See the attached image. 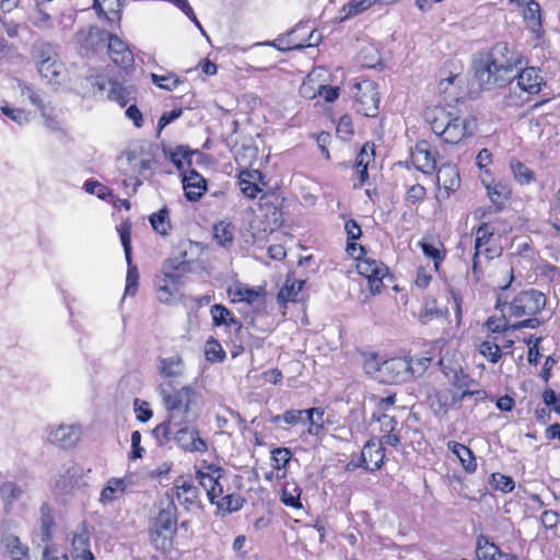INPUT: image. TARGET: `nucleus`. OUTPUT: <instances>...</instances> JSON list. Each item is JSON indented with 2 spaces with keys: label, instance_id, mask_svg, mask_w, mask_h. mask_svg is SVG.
Segmentation results:
<instances>
[{
  "label": "nucleus",
  "instance_id": "nucleus-61",
  "mask_svg": "<svg viewBox=\"0 0 560 560\" xmlns=\"http://www.w3.org/2000/svg\"><path fill=\"white\" fill-rule=\"evenodd\" d=\"M151 80L158 88L166 91L175 90L180 83L179 78L172 72L166 74L151 73Z\"/></svg>",
  "mask_w": 560,
  "mask_h": 560
},
{
  "label": "nucleus",
  "instance_id": "nucleus-58",
  "mask_svg": "<svg viewBox=\"0 0 560 560\" xmlns=\"http://www.w3.org/2000/svg\"><path fill=\"white\" fill-rule=\"evenodd\" d=\"M54 438L60 443L61 447H68L79 439V431L73 427L60 425L54 432Z\"/></svg>",
  "mask_w": 560,
  "mask_h": 560
},
{
  "label": "nucleus",
  "instance_id": "nucleus-6",
  "mask_svg": "<svg viewBox=\"0 0 560 560\" xmlns=\"http://www.w3.org/2000/svg\"><path fill=\"white\" fill-rule=\"evenodd\" d=\"M485 336L476 345L478 353L490 364L499 363L506 353H512L514 341L506 336L512 331L504 319L489 316L482 324Z\"/></svg>",
  "mask_w": 560,
  "mask_h": 560
},
{
  "label": "nucleus",
  "instance_id": "nucleus-5",
  "mask_svg": "<svg viewBox=\"0 0 560 560\" xmlns=\"http://www.w3.org/2000/svg\"><path fill=\"white\" fill-rule=\"evenodd\" d=\"M431 130L447 144H458L471 138L477 131L474 116H459L444 107H434L425 114Z\"/></svg>",
  "mask_w": 560,
  "mask_h": 560
},
{
  "label": "nucleus",
  "instance_id": "nucleus-24",
  "mask_svg": "<svg viewBox=\"0 0 560 560\" xmlns=\"http://www.w3.org/2000/svg\"><path fill=\"white\" fill-rule=\"evenodd\" d=\"M305 285L304 279H296L294 272H288L281 288L277 293V303L282 314L287 313L289 303H296L298 295Z\"/></svg>",
  "mask_w": 560,
  "mask_h": 560
},
{
  "label": "nucleus",
  "instance_id": "nucleus-20",
  "mask_svg": "<svg viewBox=\"0 0 560 560\" xmlns=\"http://www.w3.org/2000/svg\"><path fill=\"white\" fill-rule=\"evenodd\" d=\"M517 70L516 74L513 73V81L516 82L518 90L528 96L539 94L542 86L546 85L541 70L538 67L527 65L522 66Z\"/></svg>",
  "mask_w": 560,
  "mask_h": 560
},
{
  "label": "nucleus",
  "instance_id": "nucleus-1",
  "mask_svg": "<svg viewBox=\"0 0 560 560\" xmlns=\"http://www.w3.org/2000/svg\"><path fill=\"white\" fill-rule=\"evenodd\" d=\"M527 63V57L515 44L498 40L478 54L472 62V71L480 88L491 90L511 84L514 71Z\"/></svg>",
  "mask_w": 560,
  "mask_h": 560
},
{
  "label": "nucleus",
  "instance_id": "nucleus-40",
  "mask_svg": "<svg viewBox=\"0 0 560 560\" xmlns=\"http://www.w3.org/2000/svg\"><path fill=\"white\" fill-rule=\"evenodd\" d=\"M81 479V468L73 465L69 467L58 480H56L55 487L61 494H70L77 487H79Z\"/></svg>",
  "mask_w": 560,
  "mask_h": 560
},
{
  "label": "nucleus",
  "instance_id": "nucleus-3",
  "mask_svg": "<svg viewBox=\"0 0 560 560\" xmlns=\"http://www.w3.org/2000/svg\"><path fill=\"white\" fill-rule=\"evenodd\" d=\"M547 301V296L534 288L522 290L510 300L500 293L494 303V308L501 313L497 319H504L512 331L535 329L541 325L538 315L546 307Z\"/></svg>",
  "mask_w": 560,
  "mask_h": 560
},
{
  "label": "nucleus",
  "instance_id": "nucleus-63",
  "mask_svg": "<svg viewBox=\"0 0 560 560\" xmlns=\"http://www.w3.org/2000/svg\"><path fill=\"white\" fill-rule=\"evenodd\" d=\"M336 135L342 141H349L354 135L353 121L350 115H342L336 125Z\"/></svg>",
  "mask_w": 560,
  "mask_h": 560
},
{
  "label": "nucleus",
  "instance_id": "nucleus-42",
  "mask_svg": "<svg viewBox=\"0 0 560 560\" xmlns=\"http://www.w3.org/2000/svg\"><path fill=\"white\" fill-rule=\"evenodd\" d=\"M235 226L230 221H219L213 224L212 234L217 245L229 249L234 243Z\"/></svg>",
  "mask_w": 560,
  "mask_h": 560
},
{
  "label": "nucleus",
  "instance_id": "nucleus-57",
  "mask_svg": "<svg viewBox=\"0 0 560 560\" xmlns=\"http://www.w3.org/2000/svg\"><path fill=\"white\" fill-rule=\"evenodd\" d=\"M511 3H516L520 7H525L524 19L540 25V5L535 0H510Z\"/></svg>",
  "mask_w": 560,
  "mask_h": 560
},
{
  "label": "nucleus",
  "instance_id": "nucleus-45",
  "mask_svg": "<svg viewBox=\"0 0 560 560\" xmlns=\"http://www.w3.org/2000/svg\"><path fill=\"white\" fill-rule=\"evenodd\" d=\"M5 552L11 560H27L30 555V548L26 544H23L21 539L15 535H7L2 539Z\"/></svg>",
  "mask_w": 560,
  "mask_h": 560
},
{
  "label": "nucleus",
  "instance_id": "nucleus-29",
  "mask_svg": "<svg viewBox=\"0 0 560 560\" xmlns=\"http://www.w3.org/2000/svg\"><path fill=\"white\" fill-rule=\"evenodd\" d=\"M183 188L187 200L197 202L207 191V180L196 170L183 173Z\"/></svg>",
  "mask_w": 560,
  "mask_h": 560
},
{
  "label": "nucleus",
  "instance_id": "nucleus-43",
  "mask_svg": "<svg viewBox=\"0 0 560 560\" xmlns=\"http://www.w3.org/2000/svg\"><path fill=\"white\" fill-rule=\"evenodd\" d=\"M120 0H93V9L96 10L100 16H103L109 22H119L121 18Z\"/></svg>",
  "mask_w": 560,
  "mask_h": 560
},
{
  "label": "nucleus",
  "instance_id": "nucleus-50",
  "mask_svg": "<svg viewBox=\"0 0 560 560\" xmlns=\"http://www.w3.org/2000/svg\"><path fill=\"white\" fill-rule=\"evenodd\" d=\"M307 420V434L312 436H320L325 431L324 415L325 410L322 407H313L305 409Z\"/></svg>",
  "mask_w": 560,
  "mask_h": 560
},
{
  "label": "nucleus",
  "instance_id": "nucleus-26",
  "mask_svg": "<svg viewBox=\"0 0 560 560\" xmlns=\"http://www.w3.org/2000/svg\"><path fill=\"white\" fill-rule=\"evenodd\" d=\"M383 445L374 438L364 444L360 459L365 470L373 472L383 466L385 459V448Z\"/></svg>",
  "mask_w": 560,
  "mask_h": 560
},
{
  "label": "nucleus",
  "instance_id": "nucleus-34",
  "mask_svg": "<svg viewBox=\"0 0 560 560\" xmlns=\"http://www.w3.org/2000/svg\"><path fill=\"white\" fill-rule=\"evenodd\" d=\"M446 445L448 451H451L459 460V464L466 474L471 475L477 471V458L470 447L457 441H448Z\"/></svg>",
  "mask_w": 560,
  "mask_h": 560
},
{
  "label": "nucleus",
  "instance_id": "nucleus-10",
  "mask_svg": "<svg viewBox=\"0 0 560 560\" xmlns=\"http://www.w3.org/2000/svg\"><path fill=\"white\" fill-rule=\"evenodd\" d=\"M352 259L355 260L358 273L365 279V285L370 294H381L386 288L384 280L386 278L392 279L389 268L382 260L369 256L368 253Z\"/></svg>",
  "mask_w": 560,
  "mask_h": 560
},
{
  "label": "nucleus",
  "instance_id": "nucleus-7",
  "mask_svg": "<svg viewBox=\"0 0 560 560\" xmlns=\"http://www.w3.org/2000/svg\"><path fill=\"white\" fill-rule=\"evenodd\" d=\"M480 223L472 228L475 236L474 252L483 255L487 260L500 257L503 253L501 238L508 235L512 228L508 220L501 217L479 219Z\"/></svg>",
  "mask_w": 560,
  "mask_h": 560
},
{
  "label": "nucleus",
  "instance_id": "nucleus-19",
  "mask_svg": "<svg viewBox=\"0 0 560 560\" xmlns=\"http://www.w3.org/2000/svg\"><path fill=\"white\" fill-rule=\"evenodd\" d=\"M439 364L441 368L445 370H450L454 373L452 385L455 388L454 392L458 393H468L466 397L476 396L480 399L486 397V392L480 390H471L470 386L475 383V381L470 377L469 374L464 372V370L457 364V366L452 365V359L448 358L447 352L441 355L439 360Z\"/></svg>",
  "mask_w": 560,
  "mask_h": 560
},
{
  "label": "nucleus",
  "instance_id": "nucleus-41",
  "mask_svg": "<svg viewBox=\"0 0 560 560\" xmlns=\"http://www.w3.org/2000/svg\"><path fill=\"white\" fill-rule=\"evenodd\" d=\"M404 205L411 210L418 208L427 200L428 190L420 183L405 184Z\"/></svg>",
  "mask_w": 560,
  "mask_h": 560
},
{
  "label": "nucleus",
  "instance_id": "nucleus-49",
  "mask_svg": "<svg viewBox=\"0 0 560 560\" xmlns=\"http://www.w3.org/2000/svg\"><path fill=\"white\" fill-rule=\"evenodd\" d=\"M510 170L513 175L514 180L521 186H527L536 180L535 172L526 166L522 161L513 158L511 159Z\"/></svg>",
  "mask_w": 560,
  "mask_h": 560
},
{
  "label": "nucleus",
  "instance_id": "nucleus-33",
  "mask_svg": "<svg viewBox=\"0 0 560 560\" xmlns=\"http://www.w3.org/2000/svg\"><path fill=\"white\" fill-rule=\"evenodd\" d=\"M345 230L347 233L346 253L350 258H359L366 254V248L358 243L362 236V229L354 219H349L345 222Z\"/></svg>",
  "mask_w": 560,
  "mask_h": 560
},
{
  "label": "nucleus",
  "instance_id": "nucleus-44",
  "mask_svg": "<svg viewBox=\"0 0 560 560\" xmlns=\"http://www.w3.org/2000/svg\"><path fill=\"white\" fill-rule=\"evenodd\" d=\"M159 373L163 377H178L183 374L184 360L179 353L159 360Z\"/></svg>",
  "mask_w": 560,
  "mask_h": 560
},
{
  "label": "nucleus",
  "instance_id": "nucleus-64",
  "mask_svg": "<svg viewBox=\"0 0 560 560\" xmlns=\"http://www.w3.org/2000/svg\"><path fill=\"white\" fill-rule=\"evenodd\" d=\"M407 361L410 365L409 373H410V380L416 376H421L427 369L430 366L432 362L431 357H420V358H411L407 357Z\"/></svg>",
  "mask_w": 560,
  "mask_h": 560
},
{
  "label": "nucleus",
  "instance_id": "nucleus-51",
  "mask_svg": "<svg viewBox=\"0 0 560 560\" xmlns=\"http://www.w3.org/2000/svg\"><path fill=\"white\" fill-rule=\"evenodd\" d=\"M377 0H351L340 9V21L359 15L372 8Z\"/></svg>",
  "mask_w": 560,
  "mask_h": 560
},
{
  "label": "nucleus",
  "instance_id": "nucleus-28",
  "mask_svg": "<svg viewBox=\"0 0 560 560\" xmlns=\"http://www.w3.org/2000/svg\"><path fill=\"white\" fill-rule=\"evenodd\" d=\"M132 481L129 476H125L121 478H109L105 483L104 488L100 493V503L103 505L110 504L117 500H120L128 492L129 487Z\"/></svg>",
  "mask_w": 560,
  "mask_h": 560
},
{
  "label": "nucleus",
  "instance_id": "nucleus-32",
  "mask_svg": "<svg viewBox=\"0 0 560 560\" xmlns=\"http://www.w3.org/2000/svg\"><path fill=\"white\" fill-rule=\"evenodd\" d=\"M308 40L310 36L306 37L305 28L299 27L277 38L271 45L281 51L296 50L311 46Z\"/></svg>",
  "mask_w": 560,
  "mask_h": 560
},
{
  "label": "nucleus",
  "instance_id": "nucleus-46",
  "mask_svg": "<svg viewBox=\"0 0 560 560\" xmlns=\"http://www.w3.org/2000/svg\"><path fill=\"white\" fill-rule=\"evenodd\" d=\"M293 454L289 447H276L271 451V467L276 471V478H285L288 475L287 466Z\"/></svg>",
  "mask_w": 560,
  "mask_h": 560
},
{
  "label": "nucleus",
  "instance_id": "nucleus-13",
  "mask_svg": "<svg viewBox=\"0 0 560 560\" xmlns=\"http://www.w3.org/2000/svg\"><path fill=\"white\" fill-rule=\"evenodd\" d=\"M438 150L428 140H418L415 147L410 148L409 155L405 162H400L406 168L413 167L425 176L432 175L438 166Z\"/></svg>",
  "mask_w": 560,
  "mask_h": 560
},
{
  "label": "nucleus",
  "instance_id": "nucleus-59",
  "mask_svg": "<svg viewBox=\"0 0 560 560\" xmlns=\"http://www.w3.org/2000/svg\"><path fill=\"white\" fill-rule=\"evenodd\" d=\"M490 485L492 489L503 493H510L515 488L513 478L501 472H493L490 475Z\"/></svg>",
  "mask_w": 560,
  "mask_h": 560
},
{
  "label": "nucleus",
  "instance_id": "nucleus-15",
  "mask_svg": "<svg viewBox=\"0 0 560 560\" xmlns=\"http://www.w3.org/2000/svg\"><path fill=\"white\" fill-rule=\"evenodd\" d=\"M95 35L100 42L107 43L108 56L116 66L126 69L133 65V54L120 37L101 28L95 30Z\"/></svg>",
  "mask_w": 560,
  "mask_h": 560
},
{
  "label": "nucleus",
  "instance_id": "nucleus-36",
  "mask_svg": "<svg viewBox=\"0 0 560 560\" xmlns=\"http://www.w3.org/2000/svg\"><path fill=\"white\" fill-rule=\"evenodd\" d=\"M70 557L72 560H95L91 550L90 535L88 532L83 530L72 535Z\"/></svg>",
  "mask_w": 560,
  "mask_h": 560
},
{
  "label": "nucleus",
  "instance_id": "nucleus-16",
  "mask_svg": "<svg viewBox=\"0 0 560 560\" xmlns=\"http://www.w3.org/2000/svg\"><path fill=\"white\" fill-rule=\"evenodd\" d=\"M236 171V184L242 195L248 200H255L269 184L267 176L260 170L238 167Z\"/></svg>",
  "mask_w": 560,
  "mask_h": 560
},
{
  "label": "nucleus",
  "instance_id": "nucleus-39",
  "mask_svg": "<svg viewBox=\"0 0 560 560\" xmlns=\"http://www.w3.org/2000/svg\"><path fill=\"white\" fill-rule=\"evenodd\" d=\"M476 560H513L503 553L500 548L490 542L488 537L481 535L477 539Z\"/></svg>",
  "mask_w": 560,
  "mask_h": 560
},
{
  "label": "nucleus",
  "instance_id": "nucleus-23",
  "mask_svg": "<svg viewBox=\"0 0 560 560\" xmlns=\"http://www.w3.org/2000/svg\"><path fill=\"white\" fill-rule=\"evenodd\" d=\"M173 490L175 491L177 501L186 510H190L200 505V492L191 479L179 476L174 481Z\"/></svg>",
  "mask_w": 560,
  "mask_h": 560
},
{
  "label": "nucleus",
  "instance_id": "nucleus-53",
  "mask_svg": "<svg viewBox=\"0 0 560 560\" xmlns=\"http://www.w3.org/2000/svg\"><path fill=\"white\" fill-rule=\"evenodd\" d=\"M108 84L110 85V89L107 93V98L116 102L120 107H126L132 91L112 79L108 80Z\"/></svg>",
  "mask_w": 560,
  "mask_h": 560
},
{
  "label": "nucleus",
  "instance_id": "nucleus-25",
  "mask_svg": "<svg viewBox=\"0 0 560 560\" xmlns=\"http://www.w3.org/2000/svg\"><path fill=\"white\" fill-rule=\"evenodd\" d=\"M182 284L180 276L172 272H164L156 277L155 294L156 299L164 304H171Z\"/></svg>",
  "mask_w": 560,
  "mask_h": 560
},
{
  "label": "nucleus",
  "instance_id": "nucleus-12",
  "mask_svg": "<svg viewBox=\"0 0 560 560\" xmlns=\"http://www.w3.org/2000/svg\"><path fill=\"white\" fill-rule=\"evenodd\" d=\"M381 97L377 84L362 80L353 85V108L362 116L374 118L380 113Z\"/></svg>",
  "mask_w": 560,
  "mask_h": 560
},
{
  "label": "nucleus",
  "instance_id": "nucleus-52",
  "mask_svg": "<svg viewBox=\"0 0 560 560\" xmlns=\"http://www.w3.org/2000/svg\"><path fill=\"white\" fill-rule=\"evenodd\" d=\"M194 153L195 151L190 150L188 145H177L170 152V161L180 173H184L185 167H189L191 165V158Z\"/></svg>",
  "mask_w": 560,
  "mask_h": 560
},
{
  "label": "nucleus",
  "instance_id": "nucleus-2",
  "mask_svg": "<svg viewBox=\"0 0 560 560\" xmlns=\"http://www.w3.org/2000/svg\"><path fill=\"white\" fill-rule=\"evenodd\" d=\"M195 478L218 513L232 514L244 506L246 500L242 495L241 476L230 474L220 465L202 459L195 465Z\"/></svg>",
  "mask_w": 560,
  "mask_h": 560
},
{
  "label": "nucleus",
  "instance_id": "nucleus-30",
  "mask_svg": "<svg viewBox=\"0 0 560 560\" xmlns=\"http://www.w3.org/2000/svg\"><path fill=\"white\" fill-rule=\"evenodd\" d=\"M436 184L445 190L446 197L460 187V175L457 165L446 162L436 166Z\"/></svg>",
  "mask_w": 560,
  "mask_h": 560
},
{
  "label": "nucleus",
  "instance_id": "nucleus-8",
  "mask_svg": "<svg viewBox=\"0 0 560 560\" xmlns=\"http://www.w3.org/2000/svg\"><path fill=\"white\" fill-rule=\"evenodd\" d=\"M177 506L173 500H166L160 502L158 513L150 518L148 539L156 550L167 552L173 548L177 533Z\"/></svg>",
  "mask_w": 560,
  "mask_h": 560
},
{
  "label": "nucleus",
  "instance_id": "nucleus-21",
  "mask_svg": "<svg viewBox=\"0 0 560 560\" xmlns=\"http://www.w3.org/2000/svg\"><path fill=\"white\" fill-rule=\"evenodd\" d=\"M409 369L407 357H394L382 362L378 372L383 382L401 384L410 380Z\"/></svg>",
  "mask_w": 560,
  "mask_h": 560
},
{
  "label": "nucleus",
  "instance_id": "nucleus-60",
  "mask_svg": "<svg viewBox=\"0 0 560 560\" xmlns=\"http://www.w3.org/2000/svg\"><path fill=\"white\" fill-rule=\"evenodd\" d=\"M370 400L375 405V410L373 412H376V415H387V411L396 402V393L387 392L384 397L373 394Z\"/></svg>",
  "mask_w": 560,
  "mask_h": 560
},
{
  "label": "nucleus",
  "instance_id": "nucleus-35",
  "mask_svg": "<svg viewBox=\"0 0 560 560\" xmlns=\"http://www.w3.org/2000/svg\"><path fill=\"white\" fill-rule=\"evenodd\" d=\"M374 155V149L373 145L370 147L369 143H365L360 152L358 153L355 158V174H357V180L353 183V188L358 189L365 185V183L369 180V164Z\"/></svg>",
  "mask_w": 560,
  "mask_h": 560
},
{
  "label": "nucleus",
  "instance_id": "nucleus-11",
  "mask_svg": "<svg viewBox=\"0 0 560 560\" xmlns=\"http://www.w3.org/2000/svg\"><path fill=\"white\" fill-rule=\"evenodd\" d=\"M33 57L40 77L49 83L59 84L63 77L65 65L59 59L54 46L49 43L36 45Z\"/></svg>",
  "mask_w": 560,
  "mask_h": 560
},
{
  "label": "nucleus",
  "instance_id": "nucleus-31",
  "mask_svg": "<svg viewBox=\"0 0 560 560\" xmlns=\"http://www.w3.org/2000/svg\"><path fill=\"white\" fill-rule=\"evenodd\" d=\"M277 487L280 491V501L285 505L294 509L302 508L301 494L302 489L293 478H276Z\"/></svg>",
  "mask_w": 560,
  "mask_h": 560
},
{
  "label": "nucleus",
  "instance_id": "nucleus-17",
  "mask_svg": "<svg viewBox=\"0 0 560 560\" xmlns=\"http://www.w3.org/2000/svg\"><path fill=\"white\" fill-rule=\"evenodd\" d=\"M226 294L232 304L245 303L254 306L265 302L267 290L264 285L249 287L244 282L235 281L228 287Z\"/></svg>",
  "mask_w": 560,
  "mask_h": 560
},
{
  "label": "nucleus",
  "instance_id": "nucleus-9",
  "mask_svg": "<svg viewBox=\"0 0 560 560\" xmlns=\"http://www.w3.org/2000/svg\"><path fill=\"white\" fill-rule=\"evenodd\" d=\"M481 184L486 189L490 205L479 207L475 211L476 219H487L491 214L502 212L513 197V188L509 180L504 178L495 179L493 176L489 178L482 176Z\"/></svg>",
  "mask_w": 560,
  "mask_h": 560
},
{
  "label": "nucleus",
  "instance_id": "nucleus-18",
  "mask_svg": "<svg viewBox=\"0 0 560 560\" xmlns=\"http://www.w3.org/2000/svg\"><path fill=\"white\" fill-rule=\"evenodd\" d=\"M172 439L185 452L206 453L208 451V444L200 438L196 427L188 424L172 427Z\"/></svg>",
  "mask_w": 560,
  "mask_h": 560
},
{
  "label": "nucleus",
  "instance_id": "nucleus-56",
  "mask_svg": "<svg viewBox=\"0 0 560 560\" xmlns=\"http://www.w3.org/2000/svg\"><path fill=\"white\" fill-rule=\"evenodd\" d=\"M40 513V537L42 541L48 544L52 538V528L55 527V520L47 504H44L42 506Z\"/></svg>",
  "mask_w": 560,
  "mask_h": 560
},
{
  "label": "nucleus",
  "instance_id": "nucleus-62",
  "mask_svg": "<svg viewBox=\"0 0 560 560\" xmlns=\"http://www.w3.org/2000/svg\"><path fill=\"white\" fill-rule=\"evenodd\" d=\"M444 316V312L438 307L434 299L427 301L419 312V320L422 324H428L433 318H440Z\"/></svg>",
  "mask_w": 560,
  "mask_h": 560
},
{
  "label": "nucleus",
  "instance_id": "nucleus-55",
  "mask_svg": "<svg viewBox=\"0 0 560 560\" xmlns=\"http://www.w3.org/2000/svg\"><path fill=\"white\" fill-rule=\"evenodd\" d=\"M460 81L459 74L450 73L446 78H442L439 82V91L445 95V101H454L458 95L459 86L456 82Z\"/></svg>",
  "mask_w": 560,
  "mask_h": 560
},
{
  "label": "nucleus",
  "instance_id": "nucleus-27",
  "mask_svg": "<svg viewBox=\"0 0 560 560\" xmlns=\"http://www.w3.org/2000/svg\"><path fill=\"white\" fill-rule=\"evenodd\" d=\"M372 419L378 423L381 436L377 442L398 447L400 444V436L397 432L398 421L394 416L372 413Z\"/></svg>",
  "mask_w": 560,
  "mask_h": 560
},
{
  "label": "nucleus",
  "instance_id": "nucleus-48",
  "mask_svg": "<svg viewBox=\"0 0 560 560\" xmlns=\"http://www.w3.org/2000/svg\"><path fill=\"white\" fill-rule=\"evenodd\" d=\"M24 490L14 481H4L0 485V499L3 503L5 512H9L13 504L19 501Z\"/></svg>",
  "mask_w": 560,
  "mask_h": 560
},
{
  "label": "nucleus",
  "instance_id": "nucleus-14",
  "mask_svg": "<svg viewBox=\"0 0 560 560\" xmlns=\"http://www.w3.org/2000/svg\"><path fill=\"white\" fill-rule=\"evenodd\" d=\"M117 233L119 234L121 245L125 252V258L128 265L127 275H126V287L125 294L126 295H136L139 285V271L138 267L132 264V247H131V231H132V222L129 218L124 219L116 228Z\"/></svg>",
  "mask_w": 560,
  "mask_h": 560
},
{
  "label": "nucleus",
  "instance_id": "nucleus-38",
  "mask_svg": "<svg viewBox=\"0 0 560 560\" xmlns=\"http://www.w3.org/2000/svg\"><path fill=\"white\" fill-rule=\"evenodd\" d=\"M467 393L453 392L451 388L435 389L434 394L430 397L432 399V407L438 405V411H446L448 408L459 404L466 398Z\"/></svg>",
  "mask_w": 560,
  "mask_h": 560
},
{
  "label": "nucleus",
  "instance_id": "nucleus-22",
  "mask_svg": "<svg viewBox=\"0 0 560 560\" xmlns=\"http://www.w3.org/2000/svg\"><path fill=\"white\" fill-rule=\"evenodd\" d=\"M417 245L421 249L423 256L432 260L434 272L440 273L442 265L447 257L446 246L441 241L440 236L425 234Z\"/></svg>",
  "mask_w": 560,
  "mask_h": 560
},
{
  "label": "nucleus",
  "instance_id": "nucleus-37",
  "mask_svg": "<svg viewBox=\"0 0 560 560\" xmlns=\"http://www.w3.org/2000/svg\"><path fill=\"white\" fill-rule=\"evenodd\" d=\"M210 315L214 327H234L237 332L243 328L242 322L223 304H213L210 307Z\"/></svg>",
  "mask_w": 560,
  "mask_h": 560
},
{
  "label": "nucleus",
  "instance_id": "nucleus-54",
  "mask_svg": "<svg viewBox=\"0 0 560 560\" xmlns=\"http://www.w3.org/2000/svg\"><path fill=\"white\" fill-rule=\"evenodd\" d=\"M205 357L211 363H220L225 360L226 353L218 339L209 337L205 345Z\"/></svg>",
  "mask_w": 560,
  "mask_h": 560
},
{
  "label": "nucleus",
  "instance_id": "nucleus-47",
  "mask_svg": "<svg viewBox=\"0 0 560 560\" xmlns=\"http://www.w3.org/2000/svg\"><path fill=\"white\" fill-rule=\"evenodd\" d=\"M149 222L153 231L161 236H168L172 231L170 210L166 206L149 215Z\"/></svg>",
  "mask_w": 560,
  "mask_h": 560
},
{
  "label": "nucleus",
  "instance_id": "nucleus-4",
  "mask_svg": "<svg viewBox=\"0 0 560 560\" xmlns=\"http://www.w3.org/2000/svg\"><path fill=\"white\" fill-rule=\"evenodd\" d=\"M158 392L166 410V419L154 427L152 435L160 445H166L172 440V427L189 424L197 392L189 385L176 388L172 383L160 384Z\"/></svg>",
  "mask_w": 560,
  "mask_h": 560
}]
</instances>
